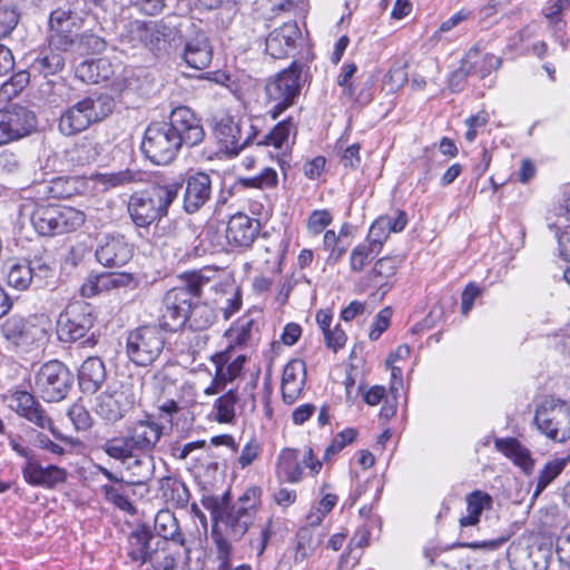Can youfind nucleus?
Wrapping results in <instances>:
<instances>
[{
	"label": "nucleus",
	"mask_w": 570,
	"mask_h": 570,
	"mask_svg": "<svg viewBox=\"0 0 570 570\" xmlns=\"http://www.w3.org/2000/svg\"><path fill=\"white\" fill-rule=\"evenodd\" d=\"M205 130L197 115L186 106L174 108L168 120L150 122L141 141V153L155 165H168L186 146L204 141Z\"/></svg>",
	"instance_id": "f257e3e1"
},
{
	"label": "nucleus",
	"mask_w": 570,
	"mask_h": 570,
	"mask_svg": "<svg viewBox=\"0 0 570 570\" xmlns=\"http://www.w3.org/2000/svg\"><path fill=\"white\" fill-rule=\"evenodd\" d=\"M181 188L183 181L155 183L129 195L126 209L135 227L148 229L160 222L168 215V209Z\"/></svg>",
	"instance_id": "f03ea898"
},
{
	"label": "nucleus",
	"mask_w": 570,
	"mask_h": 570,
	"mask_svg": "<svg viewBox=\"0 0 570 570\" xmlns=\"http://www.w3.org/2000/svg\"><path fill=\"white\" fill-rule=\"evenodd\" d=\"M209 282L199 272L186 273L180 285L169 289L164 297V308L159 325L166 331L175 332L188 321V312L195 299L202 295L203 287Z\"/></svg>",
	"instance_id": "7ed1b4c3"
},
{
	"label": "nucleus",
	"mask_w": 570,
	"mask_h": 570,
	"mask_svg": "<svg viewBox=\"0 0 570 570\" xmlns=\"http://www.w3.org/2000/svg\"><path fill=\"white\" fill-rule=\"evenodd\" d=\"M114 107L115 101L107 94L85 97L61 114L59 131L65 136L77 135L109 116Z\"/></svg>",
	"instance_id": "20e7f679"
},
{
	"label": "nucleus",
	"mask_w": 570,
	"mask_h": 570,
	"mask_svg": "<svg viewBox=\"0 0 570 570\" xmlns=\"http://www.w3.org/2000/svg\"><path fill=\"white\" fill-rule=\"evenodd\" d=\"M95 321L90 304L81 301L72 302L58 316L57 337L62 343L80 342L82 347H94L97 344V336L90 331Z\"/></svg>",
	"instance_id": "39448f33"
},
{
	"label": "nucleus",
	"mask_w": 570,
	"mask_h": 570,
	"mask_svg": "<svg viewBox=\"0 0 570 570\" xmlns=\"http://www.w3.org/2000/svg\"><path fill=\"white\" fill-rule=\"evenodd\" d=\"M35 230L47 237L77 230L86 222L83 212L59 204H37L30 216Z\"/></svg>",
	"instance_id": "423d86ee"
},
{
	"label": "nucleus",
	"mask_w": 570,
	"mask_h": 570,
	"mask_svg": "<svg viewBox=\"0 0 570 570\" xmlns=\"http://www.w3.org/2000/svg\"><path fill=\"white\" fill-rule=\"evenodd\" d=\"M301 73L302 66L293 62L266 83L265 94L271 105L267 115L273 120L296 102L301 92Z\"/></svg>",
	"instance_id": "0eeeda50"
},
{
	"label": "nucleus",
	"mask_w": 570,
	"mask_h": 570,
	"mask_svg": "<svg viewBox=\"0 0 570 570\" xmlns=\"http://www.w3.org/2000/svg\"><path fill=\"white\" fill-rule=\"evenodd\" d=\"M533 422L539 432L553 442L570 440V405L566 401L543 400L535 409Z\"/></svg>",
	"instance_id": "6e6552de"
},
{
	"label": "nucleus",
	"mask_w": 570,
	"mask_h": 570,
	"mask_svg": "<svg viewBox=\"0 0 570 570\" xmlns=\"http://www.w3.org/2000/svg\"><path fill=\"white\" fill-rule=\"evenodd\" d=\"M11 449L21 456L24 462L21 465V473L26 483L31 487H40L45 489H55L57 485L67 481V470L55 464L42 466L37 458L36 452L19 443L10 441Z\"/></svg>",
	"instance_id": "1a4fd4ad"
},
{
	"label": "nucleus",
	"mask_w": 570,
	"mask_h": 570,
	"mask_svg": "<svg viewBox=\"0 0 570 570\" xmlns=\"http://www.w3.org/2000/svg\"><path fill=\"white\" fill-rule=\"evenodd\" d=\"M163 330L160 326L146 325L129 332L126 342L128 358L138 366L153 364L165 347Z\"/></svg>",
	"instance_id": "9d476101"
},
{
	"label": "nucleus",
	"mask_w": 570,
	"mask_h": 570,
	"mask_svg": "<svg viewBox=\"0 0 570 570\" xmlns=\"http://www.w3.org/2000/svg\"><path fill=\"white\" fill-rule=\"evenodd\" d=\"M72 383V373L58 360L42 364L35 376V390L47 402L63 400L71 390Z\"/></svg>",
	"instance_id": "9b49d317"
},
{
	"label": "nucleus",
	"mask_w": 570,
	"mask_h": 570,
	"mask_svg": "<svg viewBox=\"0 0 570 570\" xmlns=\"http://www.w3.org/2000/svg\"><path fill=\"white\" fill-rule=\"evenodd\" d=\"M4 338L16 346L30 347L48 338V321L43 316L22 317L12 315L1 325Z\"/></svg>",
	"instance_id": "f8f14e48"
},
{
	"label": "nucleus",
	"mask_w": 570,
	"mask_h": 570,
	"mask_svg": "<svg viewBox=\"0 0 570 570\" xmlns=\"http://www.w3.org/2000/svg\"><path fill=\"white\" fill-rule=\"evenodd\" d=\"M53 275L52 261L47 256H33L29 261H17L8 266L6 281L17 291H26L31 285L41 287Z\"/></svg>",
	"instance_id": "ddd939ff"
},
{
	"label": "nucleus",
	"mask_w": 570,
	"mask_h": 570,
	"mask_svg": "<svg viewBox=\"0 0 570 570\" xmlns=\"http://www.w3.org/2000/svg\"><path fill=\"white\" fill-rule=\"evenodd\" d=\"M10 407L21 417L26 419L36 426L49 430L53 438L65 444L76 445L78 440L60 433L53 425L51 417L47 414L43 406L28 391H14L10 396Z\"/></svg>",
	"instance_id": "4468645a"
},
{
	"label": "nucleus",
	"mask_w": 570,
	"mask_h": 570,
	"mask_svg": "<svg viewBox=\"0 0 570 570\" xmlns=\"http://www.w3.org/2000/svg\"><path fill=\"white\" fill-rule=\"evenodd\" d=\"M304 468L309 470L312 476H316L322 470V461L315 458L312 448L307 446L303 452L291 448L281 451L276 463V473L281 480L288 483L302 481Z\"/></svg>",
	"instance_id": "2eb2a0df"
},
{
	"label": "nucleus",
	"mask_w": 570,
	"mask_h": 570,
	"mask_svg": "<svg viewBox=\"0 0 570 570\" xmlns=\"http://www.w3.org/2000/svg\"><path fill=\"white\" fill-rule=\"evenodd\" d=\"M214 132L222 149L229 155H238L257 139V129L250 124L236 121L229 115H223L215 124Z\"/></svg>",
	"instance_id": "dca6fc26"
},
{
	"label": "nucleus",
	"mask_w": 570,
	"mask_h": 570,
	"mask_svg": "<svg viewBox=\"0 0 570 570\" xmlns=\"http://www.w3.org/2000/svg\"><path fill=\"white\" fill-rule=\"evenodd\" d=\"M36 127V115L29 108L11 104L0 109V147L29 136Z\"/></svg>",
	"instance_id": "f3484780"
},
{
	"label": "nucleus",
	"mask_w": 570,
	"mask_h": 570,
	"mask_svg": "<svg viewBox=\"0 0 570 570\" xmlns=\"http://www.w3.org/2000/svg\"><path fill=\"white\" fill-rule=\"evenodd\" d=\"M80 17L70 6L59 7L49 17V45L59 51H68L79 38Z\"/></svg>",
	"instance_id": "a211bd4d"
},
{
	"label": "nucleus",
	"mask_w": 570,
	"mask_h": 570,
	"mask_svg": "<svg viewBox=\"0 0 570 570\" xmlns=\"http://www.w3.org/2000/svg\"><path fill=\"white\" fill-rule=\"evenodd\" d=\"M138 400L131 382H122L114 391L102 392L97 397L96 413L108 422H117L130 411Z\"/></svg>",
	"instance_id": "6ab92c4d"
},
{
	"label": "nucleus",
	"mask_w": 570,
	"mask_h": 570,
	"mask_svg": "<svg viewBox=\"0 0 570 570\" xmlns=\"http://www.w3.org/2000/svg\"><path fill=\"white\" fill-rule=\"evenodd\" d=\"M168 546L169 542L159 539L147 527L142 525L130 533L127 554L132 562L142 566L151 562L157 552H165Z\"/></svg>",
	"instance_id": "aec40b11"
},
{
	"label": "nucleus",
	"mask_w": 570,
	"mask_h": 570,
	"mask_svg": "<svg viewBox=\"0 0 570 570\" xmlns=\"http://www.w3.org/2000/svg\"><path fill=\"white\" fill-rule=\"evenodd\" d=\"M171 181H183L185 185L183 207L188 214L197 213L212 197V178L206 173H194Z\"/></svg>",
	"instance_id": "412c9836"
},
{
	"label": "nucleus",
	"mask_w": 570,
	"mask_h": 570,
	"mask_svg": "<svg viewBox=\"0 0 570 570\" xmlns=\"http://www.w3.org/2000/svg\"><path fill=\"white\" fill-rule=\"evenodd\" d=\"M134 248L122 235L105 236L96 248V258L105 267L119 268L132 257Z\"/></svg>",
	"instance_id": "4be33fe9"
},
{
	"label": "nucleus",
	"mask_w": 570,
	"mask_h": 570,
	"mask_svg": "<svg viewBox=\"0 0 570 570\" xmlns=\"http://www.w3.org/2000/svg\"><path fill=\"white\" fill-rule=\"evenodd\" d=\"M261 223L246 214L233 215L225 227V238L235 248H248L257 238Z\"/></svg>",
	"instance_id": "5701e85b"
},
{
	"label": "nucleus",
	"mask_w": 570,
	"mask_h": 570,
	"mask_svg": "<svg viewBox=\"0 0 570 570\" xmlns=\"http://www.w3.org/2000/svg\"><path fill=\"white\" fill-rule=\"evenodd\" d=\"M301 36V30L295 21L285 22L268 35L265 50L274 59L285 58L296 48Z\"/></svg>",
	"instance_id": "b1692460"
},
{
	"label": "nucleus",
	"mask_w": 570,
	"mask_h": 570,
	"mask_svg": "<svg viewBox=\"0 0 570 570\" xmlns=\"http://www.w3.org/2000/svg\"><path fill=\"white\" fill-rule=\"evenodd\" d=\"M306 382L305 363L301 360L288 362L282 375V397L287 404H293L302 394Z\"/></svg>",
	"instance_id": "393cba45"
},
{
	"label": "nucleus",
	"mask_w": 570,
	"mask_h": 570,
	"mask_svg": "<svg viewBox=\"0 0 570 570\" xmlns=\"http://www.w3.org/2000/svg\"><path fill=\"white\" fill-rule=\"evenodd\" d=\"M227 356L222 353L215 356L216 373L212 384L205 389V394L214 395L222 392L226 384L238 377L246 362L245 355H238L235 360L227 363Z\"/></svg>",
	"instance_id": "a878e982"
},
{
	"label": "nucleus",
	"mask_w": 570,
	"mask_h": 570,
	"mask_svg": "<svg viewBox=\"0 0 570 570\" xmlns=\"http://www.w3.org/2000/svg\"><path fill=\"white\" fill-rule=\"evenodd\" d=\"M163 435V426L154 421H138L127 431V436L136 452L149 453Z\"/></svg>",
	"instance_id": "bb28decb"
},
{
	"label": "nucleus",
	"mask_w": 570,
	"mask_h": 570,
	"mask_svg": "<svg viewBox=\"0 0 570 570\" xmlns=\"http://www.w3.org/2000/svg\"><path fill=\"white\" fill-rule=\"evenodd\" d=\"M183 59L194 69L203 70L207 68L213 59V48L207 36L197 33L189 38L185 43Z\"/></svg>",
	"instance_id": "cd10ccee"
},
{
	"label": "nucleus",
	"mask_w": 570,
	"mask_h": 570,
	"mask_svg": "<svg viewBox=\"0 0 570 570\" xmlns=\"http://www.w3.org/2000/svg\"><path fill=\"white\" fill-rule=\"evenodd\" d=\"M107 371L98 356L87 357L78 370V381L85 393H96L105 383Z\"/></svg>",
	"instance_id": "c85d7f7f"
},
{
	"label": "nucleus",
	"mask_w": 570,
	"mask_h": 570,
	"mask_svg": "<svg viewBox=\"0 0 570 570\" xmlns=\"http://www.w3.org/2000/svg\"><path fill=\"white\" fill-rule=\"evenodd\" d=\"M130 32L150 50L165 49L168 42V28L163 23L135 21Z\"/></svg>",
	"instance_id": "c756f323"
},
{
	"label": "nucleus",
	"mask_w": 570,
	"mask_h": 570,
	"mask_svg": "<svg viewBox=\"0 0 570 570\" xmlns=\"http://www.w3.org/2000/svg\"><path fill=\"white\" fill-rule=\"evenodd\" d=\"M461 61L470 76L480 79H484L502 65V58L493 53L482 52L479 49H470Z\"/></svg>",
	"instance_id": "7c9ffc66"
},
{
	"label": "nucleus",
	"mask_w": 570,
	"mask_h": 570,
	"mask_svg": "<svg viewBox=\"0 0 570 570\" xmlns=\"http://www.w3.org/2000/svg\"><path fill=\"white\" fill-rule=\"evenodd\" d=\"M495 449L504 456L510 459L518 465L525 474H531L534 469V460L531 452L523 446L517 439H497L494 441Z\"/></svg>",
	"instance_id": "2f4dec72"
},
{
	"label": "nucleus",
	"mask_w": 570,
	"mask_h": 570,
	"mask_svg": "<svg viewBox=\"0 0 570 570\" xmlns=\"http://www.w3.org/2000/svg\"><path fill=\"white\" fill-rule=\"evenodd\" d=\"M517 570H547L549 551L542 547L518 548L511 554Z\"/></svg>",
	"instance_id": "473e14b6"
},
{
	"label": "nucleus",
	"mask_w": 570,
	"mask_h": 570,
	"mask_svg": "<svg viewBox=\"0 0 570 570\" xmlns=\"http://www.w3.org/2000/svg\"><path fill=\"white\" fill-rule=\"evenodd\" d=\"M114 72L111 62L106 58L86 60L76 68L77 77L87 83H99L109 80Z\"/></svg>",
	"instance_id": "72a5a7b5"
},
{
	"label": "nucleus",
	"mask_w": 570,
	"mask_h": 570,
	"mask_svg": "<svg viewBox=\"0 0 570 570\" xmlns=\"http://www.w3.org/2000/svg\"><path fill=\"white\" fill-rule=\"evenodd\" d=\"M325 532L320 529L311 527H302L296 533V549L294 561L296 563L303 562L312 556L318 547L323 543Z\"/></svg>",
	"instance_id": "f704fd0d"
},
{
	"label": "nucleus",
	"mask_w": 570,
	"mask_h": 570,
	"mask_svg": "<svg viewBox=\"0 0 570 570\" xmlns=\"http://www.w3.org/2000/svg\"><path fill=\"white\" fill-rule=\"evenodd\" d=\"M401 263L402 258L400 256L380 258L368 273V281L373 286H379L383 291V294H385L392 287L389 281L395 275Z\"/></svg>",
	"instance_id": "c9c22d12"
},
{
	"label": "nucleus",
	"mask_w": 570,
	"mask_h": 570,
	"mask_svg": "<svg viewBox=\"0 0 570 570\" xmlns=\"http://www.w3.org/2000/svg\"><path fill=\"white\" fill-rule=\"evenodd\" d=\"M468 514L460 518L461 527L475 525L480 522V517L484 510L492 508V497L481 490L469 493L465 498Z\"/></svg>",
	"instance_id": "e433bc0d"
},
{
	"label": "nucleus",
	"mask_w": 570,
	"mask_h": 570,
	"mask_svg": "<svg viewBox=\"0 0 570 570\" xmlns=\"http://www.w3.org/2000/svg\"><path fill=\"white\" fill-rule=\"evenodd\" d=\"M296 122L293 116L276 124L273 129L254 141L257 146H273L275 149H283L287 146L291 134L296 135Z\"/></svg>",
	"instance_id": "4c0bfd02"
},
{
	"label": "nucleus",
	"mask_w": 570,
	"mask_h": 570,
	"mask_svg": "<svg viewBox=\"0 0 570 570\" xmlns=\"http://www.w3.org/2000/svg\"><path fill=\"white\" fill-rule=\"evenodd\" d=\"M66 60L63 56L55 51L51 47L49 50L42 51L37 58L30 63V70L33 76H53L60 72L65 67Z\"/></svg>",
	"instance_id": "58836bf2"
},
{
	"label": "nucleus",
	"mask_w": 570,
	"mask_h": 570,
	"mask_svg": "<svg viewBox=\"0 0 570 570\" xmlns=\"http://www.w3.org/2000/svg\"><path fill=\"white\" fill-rule=\"evenodd\" d=\"M101 153V145L98 139L92 136L81 137L69 151L71 161L83 166L95 161Z\"/></svg>",
	"instance_id": "ea45409f"
},
{
	"label": "nucleus",
	"mask_w": 570,
	"mask_h": 570,
	"mask_svg": "<svg viewBox=\"0 0 570 570\" xmlns=\"http://www.w3.org/2000/svg\"><path fill=\"white\" fill-rule=\"evenodd\" d=\"M155 530L159 539H164L167 542L171 540L179 546H185V538L180 532L178 521L170 511L161 510L156 514Z\"/></svg>",
	"instance_id": "a19ab883"
},
{
	"label": "nucleus",
	"mask_w": 570,
	"mask_h": 570,
	"mask_svg": "<svg viewBox=\"0 0 570 570\" xmlns=\"http://www.w3.org/2000/svg\"><path fill=\"white\" fill-rule=\"evenodd\" d=\"M254 515L246 512L245 508H236L232 505L223 518L224 523L228 529V533L235 539L239 540L247 532L249 525L253 523Z\"/></svg>",
	"instance_id": "79ce46f5"
},
{
	"label": "nucleus",
	"mask_w": 570,
	"mask_h": 570,
	"mask_svg": "<svg viewBox=\"0 0 570 570\" xmlns=\"http://www.w3.org/2000/svg\"><path fill=\"white\" fill-rule=\"evenodd\" d=\"M163 498L176 507H185L189 501V490L186 484L175 478L166 476L159 481Z\"/></svg>",
	"instance_id": "37998d69"
},
{
	"label": "nucleus",
	"mask_w": 570,
	"mask_h": 570,
	"mask_svg": "<svg viewBox=\"0 0 570 570\" xmlns=\"http://www.w3.org/2000/svg\"><path fill=\"white\" fill-rule=\"evenodd\" d=\"M238 394L236 390H228L220 395L213 405L214 419L219 423H233L236 415Z\"/></svg>",
	"instance_id": "c03bdc74"
},
{
	"label": "nucleus",
	"mask_w": 570,
	"mask_h": 570,
	"mask_svg": "<svg viewBox=\"0 0 570 570\" xmlns=\"http://www.w3.org/2000/svg\"><path fill=\"white\" fill-rule=\"evenodd\" d=\"M569 462L570 456L549 460L539 472L533 498H537L550 483H552L566 469Z\"/></svg>",
	"instance_id": "a18cd8bd"
},
{
	"label": "nucleus",
	"mask_w": 570,
	"mask_h": 570,
	"mask_svg": "<svg viewBox=\"0 0 570 570\" xmlns=\"http://www.w3.org/2000/svg\"><path fill=\"white\" fill-rule=\"evenodd\" d=\"M277 184L278 175L276 170L266 167L257 176L238 178L232 188L237 191L244 188L267 189L276 187Z\"/></svg>",
	"instance_id": "49530a36"
},
{
	"label": "nucleus",
	"mask_w": 570,
	"mask_h": 570,
	"mask_svg": "<svg viewBox=\"0 0 570 570\" xmlns=\"http://www.w3.org/2000/svg\"><path fill=\"white\" fill-rule=\"evenodd\" d=\"M187 316L188 321L185 325H188L193 331L207 330L215 322L213 308L208 304L200 303L198 301H194Z\"/></svg>",
	"instance_id": "de8ad7c7"
},
{
	"label": "nucleus",
	"mask_w": 570,
	"mask_h": 570,
	"mask_svg": "<svg viewBox=\"0 0 570 570\" xmlns=\"http://www.w3.org/2000/svg\"><path fill=\"white\" fill-rule=\"evenodd\" d=\"M256 331V322L248 316H244L237 320V322L227 331L226 335L233 344L244 346L253 341L254 333Z\"/></svg>",
	"instance_id": "09e8293b"
},
{
	"label": "nucleus",
	"mask_w": 570,
	"mask_h": 570,
	"mask_svg": "<svg viewBox=\"0 0 570 570\" xmlns=\"http://www.w3.org/2000/svg\"><path fill=\"white\" fill-rule=\"evenodd\" d=\"M140 180V173L128 168L97 175V181L104 186L105 189L125 187Z\"/></svg>",
	"instance_id": "8fccbe9b"
},
{
	"label": "nucleus",
	"mask_w": 570,
	"mask_h": 570,
	"mask_svg": "<svg viewBox=\"0 0 570 570\" xmlns=\"http://www.w3.org/2000/svg\"><path fill=\"white\" fill-rule=\"evenodd\" d=\"M225 228L217 222H209L206 224L204 230L200 234V242L203 245L207 244V250L220 252L228 245L225 234Z\"/></svg>",
	"instance_id": "3c124183"
},
{
	"label": "nucleus",
	"mask_w": 570,
	"mask_h": 570,
	"mask_svg": "<svg viewBox=\"0 0 570 570\" xmlns=\"http://www.w3.org/2000/svg\"><path fill=\"white\" fill-rule=\"evenodd\" d=\"M20 20L17 6L10 0H0V39L12 33Z\"/></svg>",
	"instance_id": "603ef678"
},
{
	"label": "nucleus",
	"mask_w": 570,
	"mask_h": 570,
	"mask_svg": "<svg viewBox=\"0 0 570 570\" xmlns=\"http://www.w3.org/2000/svg\"><path fill=\"white\" fill-rule=\"evenodd\" d=\"M106 454L115 460L126 461L135 455V449L127 436L114 438L102 445Z\"/></svg>",
	"instance_id": "864d4df0"
},
{
	"label": "nucleus",
	"mask_w": 570,
	"mask_h": 570,
	"mask_svg": "<svg viewBox=\"0 0 570 570\" xmlns=\"http://www.w3.org/2000/svg\"><path fill=\"white\" fill-rule=\"evenodd\" d=\"M357 435L356 430L348 428L334 435L331 443L324 451L322 463H331L335 456L348 444H351Z\"/></svg>",
	"instance_id": "5fc2aeb1"
},
{
	"label": "nucleus",
	"mask_w": 570,
	"mask_h": 570,
	"mask_svg": "<svg viewBox=\"0 0 570 570\" xmlns=\"http://www.w3.org/2000/svg\"><path fill=\"white\" fill-rule=\"evenodd\" d=\"M381 250L374 247L368 242L358 244L353 248L350 256V267L353 272H362L374 255H377Z\"/></svg>",
	"instance_id": "6e6d98bb"
},
{
	"label": "nucleus",
	"mask_w": 570,
	"mask_h": 570,
	"mask_svg": "<svg viewBox=\"0 0 570 570\" xmlns=\"http://www.w3.org/2000/svg\"><path fill=\"white\" fill-rule=\"evenodd\" d=\"M390 216L384 215L380 216L374 223L371 225L366 242L372 244L374 247L381 250L384 242L390 236L391 226H390Z\"/></svg>",
	"instance_id": "4d7b16f0"
},
{
	"label": "nucleus",
	"mask_w": 570,
	"mask_h": 570,
	"mask_svg": "<svg viewBox=\"0 0 570 570\" xmlns=\"http://www.w3.org/2000/svg\"><path fill=\"white\" fill-rule=\"evenodd\" d=\"M107 42L102 37L91 32H83L79 35L76 42V50L81 55H97L105 51Z\"/></svg>",
	"instance_id": "13d9d810"
},
{
	"label": "nucleus",
	"mask_w": 570,
	"mask_h": 570,
	"mask_svg": "<svg viewBox=\"0 0 570 570\" xmlns=\"http://www.w3.org/2000/svg\"><path fill=\"white\" fill-rule=\"evenodd\" d=\"M570 9V0H548L542 13L549 21L550 26L557 27L564 23L562 13Z\"/></svg>",
	"instance_id": "bf43d9fd"
},
{
	"label": "nucleus",
	"mask_w": 570,
	"mask_h": 570,
	"mask_svg": "<svg viewBox=\"0 0 570 570\" xmlns=\"http://www.w3.org/2000/svg\"><path fill=\"white\" fill-rule=\"evenodd\" d=\"M263 448L259 441L252 436L243 446L237 462L242 469L252 465L262 454Z\"/></svg>",
	"instance_id": "052dcab7"
},
{
	"label": "nucleus",
	"mask_w": 570,
	"mask_h": 570,
	"mask_svg": "<svg viewBox=\"0 0 570 570\" xmlns=\"http://www.w3.org/2000/svg\"><path fill=\"white\" fill-rule=\"evenodd\" d=\"M332 214L327 209L313 210L307 220L308 232L313 235L321 234L331 223Z\"/></svg>",
	"instance_id": "680f3d73"
},
{
	"label": "nucleus",
	"mask_w": 570,
	"mask_h": 570,
	"mask_svg": "<svg viewBox=\"0 0 570 570\" xmlns=\"http://www.w3.org/2000/svg\"><path fill=\"white\" fill-rule=\"evenodd\" d=\"M101 491L105 499L117 508L121 509L122 511L132 510L131 502L119 489L110 484H104L101 485Z\"/></svg>",
	"instance_id": "e2e57ef3"
},
{
	"label": "nucleus",
	"mask_w": 570,
	"mask_h": 570,
	"mask_svg": "<svg viewBox=\"0 0 570 570\" xmlns=\"http://www.w3.org/2000/svg\"><path fill=\"white\" fill-rule=\"evenodd\" d=\"M262 491L258 487H250L244 491L238 501L233 504L236 508H245L246 512L254 515L256 508L261 502Z\"/></svg>",
	"instance_id": "0e129e2a"
},
{
	"label": "nucleus",
	"mask_w": 570,
	"mask_h": 570,
	"mask_svg": "<svg viewBox=\"0 0 570 570\" xmlns=\"http://www.w3.org/2000/svg\"><path fill=\"white\" fill-rule=\"evenodd\" d=\"M391 316L392 311L390 307H385L376 314L368 334L370 340L376 341L380 338V336L389 328Z\"/></svg>",
	"instance_id": "69168bd1"
},
{
	"label": "nucleus",
	"mask_w": 570,
	"mask_h": 570,
	"mask_svg": "<svg viewBox=\"0 0 570 570\" xmlns=\"http://www.w3.org/2000/svg\"><path fill=\"white\" fill-rule=\"evenodd\" d=\"M68 416L72 421L75 428L79 431L88 430L91 426L90 414L81 405H72L68 411Z\"/></svg>",
	"instance_id": "338daca9"
},
{
	"label": "nucleus",
	"mask_w": 570,
	"mask_h": 570,
	"mask_svg": "<svg viewBox=\"0 0 570 570\" xmlns=\"http://www.w3.org/2000/svg\"><path fill=\"white\" fill-rule=\"evenodd\" d=\"M150 563L154 570H174L177 567V554L168 548L165 552H157Z\"/></svg>",
	"instance_id": "774afa93"
}]
</instances>
